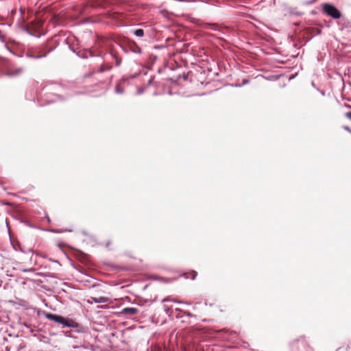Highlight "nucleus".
<instances>
[{
  "label": "nucleus",
  "mask_w": 351,
  "mask_h": 351,
  "mask_svg": "<svg viewBox=\"0 0 351 351\" xmlns=\"http://www.w3.org/2000/svg\"><path fill=\"white\" fill-rule=\"evenodd\" d=\"M45 316L47 319L53 321L56 323L60 324L62 328L68 327L73 329L78 333L85 332L86 328L80 325L72 319L64 317L62 315L53 314L51 313H45Z\"/></svg>",
  "instance_id": "nucleus-1"
},
{
  "label": "nucleus",
  "mask_w": 351,
  "mask_h": 351,
  "mask_svg": "<svg viewBox=\"0 0 351 351\" xmlns=\"http://www.w3.org/2000/svg\"><path fill=\"white\" fill-rule=\"evenodd\" d=\"M52 51V49H49L47 51L44 50L43 47H34L27 45L25 46V58L31 60H37L45 58L49 53Z\"/></svg>",
  "instance_id": "nucleus-2"
},
{
  "label": "nucleus",
  "mask_w": 351,
  "mask_h": 351,
  "mask_svg": "<svg viewBox=\"0 0 351 351\" xmlns=\"http://www.w3.org/2000/svg\"><path fill=\"white\" fill-rule=\"evenodd\" d=\"M291 351H313L304 336L293 340L290 343Z\"/></svg>",
  "instance_id": "nucleus-3"
},
{
  "label": "nucleus",
  "mask_w": 351,
  "mask_h": 351,
  "mask_svg": "<svg viewBox=\"0 0 351 351\" xmlns=\"http://www.w3.org/2000/svg\"><path fill=\"white\" fill-rule=\"evenodd\" d=\"M322 12L334 19H339L342 16L340 10H338L333 4L330 3H325L322 4Z\"/></svg>",
  "instance_id": "nucleus-4"
},
{
  "label": "nucleus",
  "mask_w": 351,
  "mask_h": 351,
  "mask_svg": "<svg viewBox=\"0 0 351 351\" xmlns=\"http://www.w3.org/2000/svg\"><path fill=\"white\" fill-rule=\"evenodd\" d=\"M138 310L134 307H125L123 308L119 313V316L125 318H130L133 315H136Z\"/></svg>",
  "instance_id": "nucleus-5"
},
{
  "label": "nucleus",
  "mask_w": 351,
  "mask_h": 351,
  "mask_svg": "<svg viewBox=\"0 0 351 351\" xmlns=\"http://www.w3.org/2000/svg\"><path fill=\"white\" fill-rule=\"evenodd\" d=\"M8 50L14 56L19 58H25V46H20L15 51H12L8 47H7Z\"/></svg>",
  "instance_id": "nucleus-6"
},
{
  "label": "nucleus",
  "mask_w": 351,
  "mask_h": 351,
  "mask_svg": "<svg viewBox=\"0 0 351 351\" xmlns=\"http://www.w3.org/2000/svg\"><path fill=\"white\" fill-rule=\"evenodd\" d=\"M338 24L341 26V30L351 29V23L344 19L341 21L339 22Z\"/></svg>",
  "instance_id": "nucleus-7"
},
{
  "label": "nucleus",
  "mask_w": 351,
  "mask_h": 351,
  "mask_svg": "<svg viewBox=\"0 0 351 351\" xmlns=\"http://www.w3.org/2000/svg\"><path fill=\"white\" fill-rule=\"evenodd\" d=\"M162 302H176V303H179V304H191L190 302H182V301H180V300H176V299H171L170 297H167V298H164L162 300Z\"/></svg>",
  "instance_id": "nucleus-8"
},
{
  "label": "nucleus",
  "mask_w": 351,
  "mask_h": 351,
  "mask_svg": "<svg viewBox=\"0 0 351 351\" xmlns=\"http://www.w3.org/2000/svg\"><path fill=\"white\" fill-rule=\"evenodd\" d=\"M23 71V68H19L14 71H12L8 73V75H10V76H15V75H20L21 73H22Z\"/></svg>",
  "instance_id": "nucleus-9"
},
{
  "label": "nucleus",
  "mask_w": 351,
  "mask_h": 351,
  "mask_svg": "<svg viewBox=\"0 0 351 351\" xmlns=\"http://www.w3.org/2000/svg\"><path fill=\"white\" fill-rule=\"evenodd\" d=\"M114 92L115 93L117 94H123L124 93V88L123 87L121 86L120 84L119 83H117L116 85H115V88H114Z\"/></svg>",
  "instance_id": "nucleus-10"
},
{
  "label": "nucleus",
  "mask_w": 351,
  "mask_h": 351,
  "mask_svg": "<svg viewBox=\"0 0 351 351\" xmlns=\"http://www.w3.org/2000/svg\"><path fill=\"white\" fill-rule=\"evenodd\" d=\"M206 25L209 29H210L212 30H214V31H220L221 30V27L217 24L208 23Z\"/></svg>",
  "instance_id": "nucleus-11"
},
{
  "label": "nucleus",
  "mask_w": 351,
  "mask_h": 351,
  "mask_svg": "<svg viewBox=\"0 0 351 351\" xmlns=\"http://www.w3.org/2000/svg\"><path fill=\"white\" fill-rule=\"evenodd\" d=\"M42 230H45V231H47V232H53V233H61V232H64V230H58V229H42ZM64 231L71 232V230L65 229Z\"/></svg>",
  "instance_id": "nucleus-12"
},
{
  "label": "nucleus",
  "mask_w": 351,
  "mask_h": 351,
  "mask_svg": "<svg viewBox=\"0 0 351 351\" xmlns=\"http://www.w3.org/2000/svg\"><path fill=\"white\" fill-rule=\"evenodd\" d=\"M111 68H112V66H109V65H101L99 67L98 72L102 73L106 71H109L111 69Z\"/></svg>",
  "instance_id": "nucleus-13"
},
{
  "label": "nucleus",
  "mask_w": 351,
  "mask_h": 351,
  "mask_svg": "<svg viewBox=\"0 0 351 351\" xmlns=\"http://www.w3.org/2000/svg\"><path fill=\"white\" fill-rule=\"evenodd\" d=\"M134 34L138 37H143L144 36V30L143 29H136L134 31Z\"/></svg>",
  "instance_id": "nucleus-14"
},
{
  "label": "nucleus",
  "mask_w": 351,
  "mask_h": 351,
  "mask_svg": "<svg viewBox=\"0 0 351 351\" xmlns=\"http://www.w3.org/2000/svg\"><path fill=\"white\" fill-rule=\"evenodd\" d=\"M93 300L95 303H103L106 302V298L104 297H99V298H93Z\"/></svg>",
  "instance_id": "nucleus-15"
},
{
  "label": "nucleus",
  "mask_w": 351,
  "mask_h": 351,
  "mask_svg": "<svg viewBox=\"0 0 351 351\" xmlns=\"http://www.w3.org/2000/svg\"><path fill=\"white\" fill-rule=\"evenodd\" d=\"M109 55L115 59L116 66H119L121 64V60L120 58H119L117 56L112 54V53H110Z\"/></svg>",
  "instance_id": "nucleus-16"
},
{
  "label": "nucleus",
  "mask_w": 351,
  "mask_h": 351,
  "mask_svg": "<svg viewBox=\"0 0 351 351\" xmlns=\"http://www.w3.org/2000/svg\"><path fill=\"white\" fill-rule=\"evenodd\" d=\"M189 274H190L189 279H191V280H195L197 276V271H193V270L189 271Z\"/></svg>",
  "instance_id": "nucleus-17"
},
{
  "label": "nucleus",
  "mask_w": 351,
  "mask_h": 351,
  "mask_svg": "<svg viewBox=\"0 0 351 351\" xmlns=\"http://www.w3.org/2000/svg\"><path fill=\"white\" fill-rule=\"evenodd\" d=\"M54 96L56 97V99H53L51 101H62V100H63V98H62V97L60 95L56 94V95H54Z\"/></svg>",
  "instance_id": "nucleus-18"
},
{
  "label": "nucleus",
  "mask_w": 351,
  "mask_h": 351,
  "mask_svg": "<svg viewBox=\"0 0 351 351\" xmlns=\"http://www.w3.org/2000/svg\"><path fill=\"white\" fill-rule=\"evenodd\" d=\"M163 308H164V311L166 313V314L170 315L171 313V308L169 307H168L166 305H164Z\"/></svg>",
  "instance_id": "nucleus-19"
},
{
  "label": "nucleus",
  "mask_w": 351,
  "mask_h": 351,
  "mask_svg": "<svg viewBox=\"0 0 351 351\" xmlns=\"http://www.w3.org/2000/svg\"><path fill=\"white\" fill-rule=\"evenodd\" d=\"M144 92H145V88H142V87H138L137 88V90H136L137 95H141Z\"/></svg>",
  "instance_id": "nucleus-20"
},
{
  "label": "nucleus",
  "mask_w": 351,
  "mask_h": 351,
  "mask_svg": "<svg viewBox=\"0 0 351 351\" xmlns=\"http://www.w3.org/2000/svg\"><path fill=\"white\" fill-rule=\"evenodd\" d=\"M132 51L136 53H141V49L139 47H136L134 49H132Z\"/></svg>",
  "instance_id": "nucleus-21"
},
{
  "label": "nucleus",
  "mask_w": 351,
  "mask_h": 351,
  "mask_svg": "<svg viewBox=\"0 0 351 351\" xmlns=\"http://www.w3.org/2000/svg\"><path fill=\"white\" fill-rule=\"evenodd\" d=\"M189 272L183 273L181 276H183L185 279H189Z\"/></svg>",
  "instance_id": "nucleus-22"
},
{
  "label": "nucleus",
  "mask_w": 351,
  "mask_h": 351,
  "mask_svg": "<svg viewBox=\"0 0 351 351\" xmlns=\"http://www.w3.org/2000/svg\"><path fill=\"white\" fill-rule=\"evenodd\" d=\"M342 128L346 131L348 132L350 134H351V128H350L348 126L343 125L342 126Z\"/></svg>",
  "instance_id": "nucleus-23"
},
{
  "label": "nucleus",
  "mask_w": 351,
  "mask_h": 351,
  "mask_svg": "<svg viewBox=\"0 0 351 351\" xmlns=\"http://www.w3.org/2000/svg\"><path fill=\"white\" fill-rule=\"evenodd\" d=\"M250 83V80L247 79H243L242 81V83L241 84H243V86L246 85Z\"/></svg>",
  "instance_id": "nucleus-24"
},
{
  "label": "nucleus",
  "mask_w": 351,
  "mask_h": 351,
  "mask_svg": "<svg viewBox=\"0 0 351 351\" xmlns=\"http://www.w3.org/2000/svg\"><path fill=\"white\" fill-rule=\"evenodd\" d=\"M183 313H184V315H186L187 317H193V314L189 311H183Z\"/></svg>",
  "instance_id": "nucleus-25"
},
{
  "label": "nucleus",
  "mask_w": 351,
  "mask_h": 351,
  "mask_svg": "<svg viewBox=\"0 0 351 351\" xmlns=\"http://www.w3.org/2000/svg\"><path fill=\"white\" fill-rule=\"evenodd\" d=\"M345 116L348 118L349 119L351 120V112H347L346 114H345Z\"/></svg>",
  "instance_id": "nucleus-26"
},
{
  "label": "nucleus",
  "mask_w": 351,
  "mask_h": 351,
  "mask_svg": "<svg viewBox=\"0 0 351 351\" xmlns=\"http://www.w3.org/2000/svg\"><path fill=\"white\" fill-rule=\"evenodd\" d=\"M21 251L22 252H23V253H26V252H33V250H32V248H29L27 250L24 251V250H23L22 249H21Z\"/></svg>",
  "instance_id": "nucleus-27"
},
{
  "label": "nucleus",
  "mask_w": 351,
  "mask_h": 351,
  "mask_svg": "<svg viewBox=\"0 0 351 351\" xmlns=\"http://www.w3.org/2000/svg\"><path fill=\"white\" fill-rule=\"evenodd\" d=\"M242 86H243V84H232V86H234V87H241Z\"/></svg>",
  "instance_id": "nucleus-28"
},
{
  "label": "nucleus",
  "mask_w": 351,
  "mask_h": 351,
  "mask_svg": "<svg viewBox=\"0 0 351 351\" xmlns=\"http://www.w3.org/2000/svg\"><path fill=\"white\" fill-rule=\"evenodd\" d=\"M153 77H151L147 82V86H150L152 84Z\"/></svg>",
  "instance_id": "nucleus-29"
},
{
  "label": "nucleus",
  "mask_w": 351,
  "mask_h": 351,
  "mask_svg": "<svg viewBox=\"0 0 351 351\" xmlns=\"http://www.w3.org/2000/svg\"><path fill=\"white\" fill-rule=\"evenodd\" d=\"M34 269H23V271L24 272H28V271H33Z\"/></svg>",
  "instance_id": "nucleus-30"
},
{
  "label": "nucleus",
  "mask_w": 351,
  "mask_h": 351,
  "mask_svg": "<svg viewBox=\"0 0 351 351\" xmlns=\"http://www.w3.org/2000/svg\"><path fill=\"white\" fill-rule=\"evenodd\" d=\"M26 99H29V100H34V99L33 97H28L27 95H26Z\"/></svg>",
  "instance_id": "nucleus-31"
},
{
  "label": "nucleus",
  "mask_w": 351,
  "mask_h": 351,
  "mask_svg": "<svg viewBox=\"0 0 351 351\" xmlns=\"http://www.w3.org/2000/svg\"><path fill=\"white\" fill-rule=\"evenodd\" d=\"M317 90H318V91H319V92H320V93H321L322 95H325L324 91L321 90H319V88H317Z\"/></svg>",
  "instance_id": "nucleus-32"
},
{
  "label": "nucleus",
  "mask_w": 351,
  "mask_h": 351,
  "mask_svg": "<svg viewBox=\"0 0 351 351\" xmlns=\"http://www.w3.org/2000/svg\"><path fill=\"white\" fill-rule=\"evenodd\" d=\"M176 311H178V312H183L184 311L182 309L178 308H176Z\"/></svg>",
  "instance_id": "nucleus-33"
},
{
  "label": "nucleus",
  "mask_w": 351,
  "mask_h": 351,
  "mask_svg": "<svg viewBox=\"0 0 351 351\" xmlns=\"http://www.w3.org/2000/svg\"><path fill=\"white\" fill-rule=\"evenodd\" d=\"M166 282H171V280L170 279H165L164 280Z\"/></svg>",
  "instance_id": "nucleus-34"
},
{
  "label": "nucleus",
  "mask_w": 351,
  "mask_h": 351,
  "mask_svg": "<svg viewBox=\"0 0 351 351\" xmlns=\"http://www.w3.org/2000/svg\"><path fill=\"white\" fill-rule=\"evenodd\" d=\"M46 219L48 222H50V218L48 216L46 217Z\"/></svg>",
  "instance_id": "nucleus-35"
},
{
  "label": "nucleus",
  "mask_w": 351,
  "mask_h": 351,
  "mask_svg": "<svg viewBox=\"0 0 351 351\" xmlns=\"http://www.w3.org/2000/svg\"><path fill=\"white\" fill-rule=\"evenodd\" d=\"M53 261L54 263H56L60 264L58 261H55V260H54V261Z\"/></svg>",
  "instance_id": "nucleus-36"
},
{
  "label": "nucleus",
  "mask_w": 351,
  "mask_h": 351,
  "mask_svg": "<svg viewBox=\"0 0 351 351\" xmlns=\"http://www.w3.org/2000/svg\"><path fill=\"white\" fill-rule=\"evenodd\" d=\"M321 32H322L321 29H319L318 32H317V34H321Z\"/></svg>",
  "instance_id": "nucleus-37"
},
{
  "label": "nucleus",
  "mask_w": 351,
  "mask_h": 351,
  "mask_svg": "<svg viewBox=\"0 0 351 351\" xmlns=\"http://www.w3.org/2000/svg\"><path fill=\"white\" fill-rule=\"evenodd\" d=\"M312 86H313V87H315V83H314L313 82H312Z\"/></svg>",
  "instance_id": "nucleus-38"
},
{
  "label": "nucleus",
  "mask_w": 351,
  "mask_h": 351,
  "mask_svg": "<svg viewBox=\"0 0 351 351\" xmlns=\"http://www.w3.org/2000/svg\"><path fill=\"white\" fill-rule=\"evenodd\" d=\"M47 89H49V90H51V89H52L51 86H49V87H47Z\"/></svg>",
  "instance_id": "nucleus-39"
},
{
  "label": "nucleus",
  "mask_w": 351,
  "mask_h": 351,
  "mask_svg": "<svg viewBox=\"0 0 351 351\" xmlns=\"http://www.w3.org/2000/svg\"><path fill=\"white\" fill-rule=\"evenodd\" d=\"M27 225H28L29 227H33V226L31 225V223H27Z\"/></svg>",
  "instance_id": "nucleus-40"
},
{
  "label": "nucleus",
  "mask_w": 351,
  "mask_h": 351,
  "mask_svg": "<svg viewBox=\"0 0 351 351\" xmlns=\"http://www.w3.org/2000/svg\"><path fill=\"white\" fill-rule=\"evenodd\" d=\"M70 49H71L73 52H75V50L73 49V48L70 47Z\"/></svg>",
  "instance_id": "nucleus-41"
}]
</instances>
